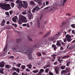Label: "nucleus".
<instances>
[{
	"mask_svg": "<svg viewBox=\"0 0 75 75\" xmlns=\"http://www.w3.org/2000/svg\"><path fill=\"white\" fill-rule=\"evenodd\" d=\"M14 56H12L9 57V58H14Z\"/></svg>",
	"mask_w": 75,
	"mask_h": 75,
	"instance_id": "53",
	"label": "nucleus"
},
{
	"mask_svg": "<svg viewBox=\"0 0 75 75\" xmlns=\"http://www.w3.org/2000/svg\"><path fill=\"white\" fill-rule=\"evenodd\" d=\"M5 14L6 15V16H10V14H9V13H8V12H5Z\"/></svg>",
	"mask_w": 75,
	"mask_h": 75,
	"instance_id": "29",
	"label": "nucleus"
},
{
	"mask_svg": "<svg viewBox=\"0 0 75 75\" xmlns=\"http://www.w3.org/2000/svg\"><path fill=\"white\" fill-rule=\"evenodd\" d=\"M71 27H72L73 28H75V24H72L71 25Z\"/></svg>",
	"mask_w": 75,
	"mask_h": 75,
	"instance_id": "34",
	"label": "nucleus"
},
{
	"mask_svg": "<svg viewBox=\"0 0 75 75\" xmlns=\"http://www.w3.org/2000/svg\"><path fill=\"white\" fill-rule=\"evenodd\" d=\"M26 71L27 72H30V70L29 69H26Z\"/></svg>",
	"mask_w": 75,
	"mask_h": 75,
	"instance_id": "51",
	"label": "nucleus"
},
{
	"mask_svg": "<svg viewBox=\"0 0 75 75\" xmlns=\"http://www.w3.org/2000/svg\"><path fill=\"white\" fill-rule=\"evenodd\" d=\"M22 13V14H23V15H25V14H27V13H26V12L25 11H23Z\"/></svg>",
	"mask_w": 75,
	"mask_h": 75,
	"instance_id": "49",
	"label": "nucleus"
},
{
	"mask_svg": "<svg viewBox=\"0 0 75 75\" xmlns=\"http://www.w3.org/2000/svg\"><path fill=\"white\" fill-rule=\"evenodd\" d=\"M52 48H53L54 50H57V49L56 45H52Z\"/></svg>",
	"mask_w": 75,
	"mask_h": 75,
	"instance_id": "15",
	"label": "nucleus"
},
{
	"mask_svg": "<svg viewBox=\"0 0 75 75\" xmlns=\"http://www.w3.org/2000/svg\"><path fill=\"white\" fill-rule=\"evenodd\" d=\"M21 39H16V41L18 43V42H20V41H21Z\"/></svg>",
	"mask_w": 75,
	"mask_h": 75,
	"instance_id": "24",
	"label": "nucleus"
},
{
	"mask_svg": "<svg viewBox=\"0 0 75 75\" xmlns=\"http://www.w3.org/2000/svg\"><path fill=\"white\" fill-rule=\"evenodd\" d=\"M3 71H4V69L2 68L0 69V73H1V74H4Z\"/></svg>",
	"mask_w": 75,
	"mask_h": 75,
	"instance_id": "19",
	"label": "nucleus"
},
{
	"mask_svg": "<svg viewBox=\"0 0 75 75\" xmlns=\"http://www.w3.org/2000/svg\"><path fill=\"white\" fill-rule=\"evenodd\" d=\"M23 27H26V26H27V24H23Z\"/></svg>",
	"mask_w": 75,
	"mask_h": 75,
	"instance_id": "60",
	"label": "nucleus"
},
{
	"mask_svg": "<svg viewBox=\"0 0 75 75\" xmlns=\"http://www.w3.org/2000/svg\"><path fill=\"white\" fill-rule=\"evenodd\" d=\"M60 59H61V57H59L58 58V61L59 62H60Z\"/></svg>",
	"mask_w": 75,
	"mask_h": 75,
	"instance_id": "61",
	"label": "nucleus"
},
{
	"mask_svg": "<svg viewBox=\"0 0 75 75\" xmlns=\"http://www.w3.org/2000/svg\"><path fill=\"white\" fill-rule=\"evenodd\" d=\"M18 18H17V16H16L15 17H13L12 18V21H14V22H16L17 21L16 20H17Z\"/></svg>",
	"mask_w": 75,
	"mask_h": 75,
	"instance_id": "7",
	"label": "nucleus"
},
{
	"mask_svg": "<svg viewBox=\"0 0 75 75\" xmlns=\"http://www.w3.org/2000/svg\"><path fill=\"white\" fill-rule=\"evenodd\" d=\"M11 66L9 65L8 64H6L5 66V68L9 69V68H11Z\"/></svg>",
	"mask_w": 75,
	"mask_h": 75,
	"instance_id": "14",
	"label": "nucleus"
},
{
	"mask_svg": "<svg viewBox=\"0 0 75 75\" xmlns=\"http://www.w3.org/2000/svg\"><path fill=\"white\" fill-rule=\"evenodd\" d=\"M37 23H40V20L39 18H38L37 19Z\"/></svg>",
	"mask_w": 75,
	"mask_h": 75,
	"instance_id": "55",
	"label": "nucleus"
},
{
	"mask_svg": "<svg viewBox=\"0 0 75 75\" xmlns=\"http://www.w3.org/2000/svg\"><path fill=\"white\" fill-rule=\"evenodd\" d=\"M51 33V32H48L46 35H44V37H47V36H48V35H49V34Z\"/></svg>",
	"mask_w": 75,
	"mask_h": 75,
	"instance_id": "20",
	"label": "nucleus"
},
{
	"mask_svg": "<svg viewBox=\"0 0 75 75\" xmlns=\"http://www.w3.org/2000/svg\"><path fill=\"white\" fill-rule=\"evenodd\" d=\"M19 23L20 24H22V23H21L22 21H23L24 23H27V20H27L26 17L22 15L19 16Z\"/></svg>",
	"mask_w": 75,
	"mask_h": 75,
	"instance_id": "3",
	"label": "nucleus"
},
{
	"mask_svg": "<svg viewBox=\"0 0 75 75\" xmlns=\"http://www.w3.org/2000/svg\"><path fill=\"white\" fill-rule=\"evenodd\" d=\"M4 23L1 22L0 24V25L1 26H4Z\"/></svg>",
	"mask_w": 75,
	"mask_h": 75,
	"instance_id": "45",
	"label": "nucleus"
},
{
	"mask_svg": "<svg viewBox=\"0 0 75 75\" xmlns=\"http://www.w3.org/2000/svg\"><path fill=\"white\" fill-rule=\"evenodd\" d=\"M71 36L69 35H67L66 36V38L67 39V41L68 42L71 41L72 40L71 39Z\"/></svg>",
	"mask_w": 75,
	"mask_h": 75,
	"instance_id": "6",
	"label": "nucleus"
},
{
	"mask_svg": "<svg viewBox=\"0 0 75 75\" xmlns=\"http://www.w3.org/2000/svg\"><path fill=\"white\" fill-rule=\"evenodd\" d=\"M59 71V70H55V71L56 74H59V72H58Z\"/></svg>",
	"mask_w": 75,
	"mask_h": 75,
	"instance_id": "52",
	"label": "nucleus"
},
{
	"mask_svg": "<svg viewBox=\"0 0 75 75\" xmlns=\"http://www.w3.org/2000/svg\"><path fill=\"white\" fill-rule=\"evenodd\" d=\"M67 41V39L66 38L64 40V42H66Z\"/></svg>",
	"mask_w": 75,
	"mask_h": 75,
	"instance_id": "54",
	"label": "nucleus"
},
{
	"mask_svg": "<svg viewBox=\"0 0 75 75\" xmlns=\"http://www.w3.org/2000/svg\"><path fill=\"white\" fill-rule=\"evenodd\" d=\"M27 66L28 68H29V69H31L33 65L31 64H29L27 65Z\"/></svg>",
	"mask_w": 75,
	"mask_h": 75,
	"instance_id": "22",
	"label": "nucleus"
},
{
	"mask_svg": "<svg viewBox=\"0 0 75 75\" xmlns=\"http://www.w3.org/2000/svg\"><path fill=\"white\" fill-rule=\"evenodd\" d=\"M67 0H62V1H63V6H64V4H65V3H66V2H67Z\"/></svg>",
	"mask_w": 75,
	"mask_h": 75,
	"instance_id": "27",
	"label": "nucleus"
},
{
	"mask_svg": "<svg viewBox=\"0 0 75 75\" xmlns=\"http://www.w3.org/2000/svg\"><path fill=\"white\" fill-rule=\"evenodd\" d=\"M11 5L12 8H13V7H14V6H15V4H14V3H11Z\"/></svg>",
	"mask_w": 75,
	"mask_h": 75,
	"instance_id": "26",
	"label": "nucleus"
},
{
	"mask_svg": "<svg viewBox=\"0 0 75 75\" xmlns=\"http://www.w3.org/2000/svg\"><path fill=\"white\" fill-rule=\"evenodd\" d=\"M49 74L50 75H54V74L53 73L51 72V71H49Z\"/></svg>",
	"mask_w": 75,
	"mask_h": 75,
	"instance_id": "38",
	"label": "nucleus"
},
{
	"mask_svg": "<svg viewBox=\"0 0 75 75\" xmlns=\"http://www.w3.org/2000/svg\"><path fill=\"white\" fill-rule=\"evenodd\" d=\"M21 68L22 69H24L25 68V65H22L21 66Z\"/></svg>",
	"mask_w": 75,
	"mask_h": 75,
	"instance_id": "31",
	"label": "nucleus"
},
{
	"mask_svg": "<svg viewBox=\"0 0 75 75\" xmlns=\"http://www.w3.org/2000/svg\"><path fill=\"white\" fill-rule=\"evenodd\" d=\"M16 3L20 4H23V3H22V2L19 0H17L16 1Z\"/></svg>",
	"mask_w": 75,
	"mask_h": 75,
	"instance_id": "13",
	"label": "nucleus"
},
{
	"mask_svg": "<svg viewBox=\"0 0 75 75\" xmlns=\"http://www.w3.org/2000/svg\"><path fill=\"white\" fill-rule=\"evenodd\" d=\"M2 23H4L5 24L6 23V21H5V20L4 19H3L2 21Z\"/></svg>",
	"mask_w": 75,
	"mask_h": 75,
	"instance_id": "47",
	"label": "nucleus"
},
{
	"mask_svg": "<svg viewBox=\"0 0 75 75\" xmlns=\"http://www.w3.org/2000/svg\"><path fill=\"white\" fill-rule=\"evenodd\" d=\"M46 68H48V67H50V65L48 64L47 65H46Z\"/></svg>",
	"mask_w": 75,
	"mask_h": 75,
	"instance_id": "62",
	"label": "nucleus"
},
{
	"mask_svg": "<svg viewBox=\"0 0 75 75\" xmlns=\"http://www.w3.org/2000/svg\"><path fill=\"white\" fill-rule=\"evenodd\" d=\"M35 10H36L35 9V8H34L32 11V13H35Z\"/></svg>",
	"mask_w": 75,
	"mask_h": 75,
	"instance_id": "41",
	"label": "nucleus"
},
{
	"mask_svg": "<svg viewBox=\"0 0 75 75\" xmlns=\"http://www.w3.org/2000/svg\"><path fill=\"white\" fill-rule=\"evenodd\" d=\"M70 63H71V62L70 61H68V62H67V67H68V66H69V64H70Z\"/></svg>",
	"mask_w": 75,
	"mask_h": 75,
	"instance_id": "40",
	"label": "nucleus"
},
{
	"mask_svg": "<svg viewBox=\"0 0 75 75\" xmlns=\"http://www.w3.org/2000/svg\"><path fill=\"white\" fill-rule=\"evenodd\" d=\"M27 38L30 41V42H33V40L32 39V38H30L29 36H28Z\"/></svg>",
	"mask_w": 75,
	"mask_h": 75,
	"instance_id": "23",
	"label": "nucleus"
},
{
	"mask_svg": "<svg viewBox=\"0 0 75 75\" xmlns=\"http://www.w3.org/2000/svg\"><path fill=\"white\" fill-rule=\"evenodd\" d=\"M23 7L24 8H26L28 7V2H25V1H23Z\"/></svg>",
	"mask_w": 75,
	"mask_h": 75,
	"instance_id": "5",
	"label": "nucleus"
},
{
	"mask_svg": "<svg viewBox=\"0 0 75 75\" xmlns=\"http://www.w3.org/2000/svg\"><path fill=\"white\" fill-rule=\"evenodd\" d=\"M40 71L41 72H43L44 71V70L43 69H41L40 70Z\"/></svg>",
	"mask_w": 75,
	"mask_h": 75,
	"instance_id": "46",
	"label": "nucleus"
},
{
	"mask_svg": "<svg viewBox=\"0 0 75 75\" xmlns=\"http://www.w3.org/2000/svg\"><path fill=\"white\" fill-rule=\"evenodd\" d=\"M69 55H67L66 56H64L62 57V58L63 59H65L66 58H69Z\"/></svg>",
	"mask_w": 75,
	"mask_h": 75,
	"instance_id": "28",
	"label": "nucleus"
},
{
	"mask_svg": "<svg viewBox=\"0 0 75 75\" xmlns=\"http://www.w3.org/2000/svg\"><path fill=\"white\" fill-rule=\"evenodd\" d=\"M7 45H6L4 49V53L7 52Z\"/></svg>",
	"mask_w": 75,
	"mask_h": 75,
	"instance_id": "18",
	"label": "nucleus"
},
{
	"mask_svg": "<svg viewBox=\"0 0 75 75\" xmlns=\"http://www.w3.org/2000/svg\"><path fill=\"white\" fill-rule=\"evenodd\" d=\"M58 64V62H54V65H57V64Z\"/></svg>",
	"mask_w": 75,
	"mask_h": 75,
	"instance_id": "59",
	"label": "nucleus"
},
{
	"mask_svg": "<svg viewBox=\"0 0 75 75\" xmlns=\"http://www.w3.org/2000/svg\"><path fill=\"white\" fill-rule=\"evenodd\" d=\"M48 4H49V2H48V1H46V5H48Z\"/></svg>",
	"mask_w": 75,
	"mask_h": 75,
	"instance_id": "57",
	"label": "nucleus"
},
{
	"mask_svg": "<svg viewBox=\"0 0 75 75\" xmlns=\"http://www.w3.org/2000/svg\"><path fill=\"white\" fill-rule=\"evenodd\" d=\"M37 55L39 56V57H40V56L41 55V53L40 52H38L37 53Z\"/></svg>",
	"mask_w": 75,
	"mask_h": 75,
	"instance_id": "32",
	"label": "nucleus"
},
{
	"mask_svg": "<svg viewBox=\"0 0 75 75\" xmlns=\"http://www.w3.org/2000/svg\"><path fill=\"white\" fill-rule=\"evenodd\" d=\"M19 46H18V45H16V48L15 47L13 48V50H18L19 49Z\"/></svg>",
	"mask_w": 75,
	"mask_h": 75,
	"instance_id": "17",
	"label": "nucleus"
},
{
	"mask_svg": "<svg viewBox=\"0 0 75 75\" xmlns=\"http://www.w3.org/2000/svg\"><path fill=\"white\" fill-rule=\"evenodd\" d=\"M66 71H67V72H69V69L68 68H66L65 69Z\"/></svg>",
	"mask_w": 75,
	"mask_h": 75,
	"instance_id": "56",
	"label": "nucleus"
},
{
	"mask_svg": "<svg viewBox=\"0 0 75 75\" xmlns=\"http://www.w3.org/2000/svg\"><path fill=\"white\" fill-rule=\"evenodd\" d=\"M35 8L36 10H37L38 11V10H40V8H39V7L37 6H35Z\"/></svg>",
	"mask_w": 75,
	"mask_h": 75,
	"instance_id": "25",
	"label": "nucleus"
},
{
	"mask_svg": "<svg viewBox=\"0 0 75 75\" xmlns=\"http://www.w3.org/2000/svg\"><path fill=\"white\" fill-rule=\"evenodd\" d=\"M33 73H37V72H38V70H33Z\"/></svg>",
	"mask_w": 75,
	"mask_h": 75,
	"instance_id": "37",
	"label": "nucleus"
},
{
	"mask_svg": "<svg viewBox=\"0 0 75 75\" xmlns=\"http://www.w3.org/2000/svg\"><path fill=\"white\" fill-rule=\"evenodd\" d=\"M65 24H66V22H63L62 23V24H61L60 25V26L61 27H64V25Z\"/></svg>",
	"mask_w": 75,
	"mask_h": 75,
	"instance_id": "16",
	"label": "nucleus"
},
{
	"mask_svg": "<svg viewBox=\"0 0 75 75\" xmlns=\"http://www.w3.org/2000/svg\"><path fill=\"white\" fill-rule=\"evenodd\" d=\"M37 25L38 28L40 27V23H37Z\"/></svg>",
	"mask_w": 75,
	"mask_h": 75,
	"instance_id": "48",
	"label": "nucleus"
},
{
	"mask_svg": "<svg viewBox=\"0 0 75 75\" xmlns=\"http://www.w3.org/2000/svg\"><path fill=\"white\" fill-rule=\"evenodd\" d=\"M54 70L55 71H58V70H59V68H58V67H56Z\"/></svg>",
	"mask_w": 75,
	"mask_h": 75,
	"instance_id": "39",
	"label": "nucleus"
},
{
	"mask_svg": "<svg viewBox=\"0 0 75 75\" xmlns=\"http://www.w3.org/2000/svg\"><path fill=\"white\" fill-rule=\"evenodd\" d=\"M52 57H53V58H54L55 59V57L57 56V55L55 54H53V55H51Z\"/></svg>",
	"mask_w": 75,
	"mask_h": 75,
	"instance_id": "35",
	"label": "nucleus"
},
{
	"mask_svg": "<svg viewBox=\"0 0 75 75\" xmlns=\"http://www.w3.org/2000/svg\"><path fill=\"white\" fill-rule=\"evenodd\" d=\"M47 23V21H45L44 22V24H46Z\"/></svg>",
	"mask_w": 75,
	"mask_h": 75,
	"instance_id": "63",
	"label": "nucleus"
},
{
	"mask_svg": "<svg viewBox=\"0 0 75 75\" xmlns=\"http://www.w3.org/2000/svg\"><path fill=\"white\" fill-rule=\"evenodd\" d=\"M27 14L28 17H29V20H30V19H32L33 15H32V14L31 13V9H30V11L27 13Z\"/></svg>",
	"mask_w": 75,
	"mask_h": 75,
	"instance_id": "4",
	"label": "nucleus"
},
{
	"mask_svg": "<svg viewBox=\"0 0 75 75\" xmlns=\"http://www.w3.org/2000/svg\"><path fill=\"white\" fill-rule=\"evenodd\" d=\"M30 5H32L33 6H35V2L33 1H31L30 2Z\"/></svg>",
	"mask_w": 75,
	"mask_h": 75,
	"instance_id": "12",
	"label": "nucleus"
},
{
	"mask_svg": "<svg viewBox=\"0 0 75 75\" xmlns=\"http://www.w3.org/2000/svg\"><path fill=\"white\" fill-rule=\"evenodd\" d=\"M38 3L39 5H40V6H41V4H42V3H41V2L40 1H39L38 2Z\"/></svg>",
	"mask_w": 75,
	"mask_h": 75,
	"instance_id": "42",
	"label": "nucleus"
},
{
	"mask_svg": "<svg viewBox=\"0 0 75 75\" xmlns=\"http://www.w3.org/2000/svg\"><path fill=\"white\" fill-rule=\"evenodd\" d=\"M16 72H18V73H20V69H19L17 68L16 69Z\"/></svg>",
	"mask_w": 75,
	"mask_h": 75,
	"instance_id": "44",
	"label": "nucleus"
},
{
	"mask_svg": "<svg viewBox=\"0 0 75 75\" xmlns=\"http://www.w3.org/2000/svg\"><path fill=\"white\" fill-rule=\"evenodd\" d=\"M65 67H66L65 66H61L60 67V68L61 69H64L65 68Z\"/></svg>",
	"mask_w": 75,
	"mask_h": 75,
	"instance_id": "30",
	"label": "nucleus"
},
{
	"mask_svg": "<svg viewBox=\"0 0 75 75\" xmlns=\"http://www.w3.org/2000/svg\"><path fill=\"white\" fill-rule=\"evenodd\" d=\"M13 75H18V74H17L16 72H14L13 73Z\"/></svg>",
	"mask_w": 75,
	"mask_h": 75,
	"instance_id": "43",
	"label": "nucleus"
},
{
	"mask_svg": "<svg viewBox=\"0 0 75 75\" xmlns=\"http://www.w3.org/2000/svg\"><path fill=\"white\" fill-rule=\"evenodd\" d=\"M27 24V27H28V28H29V27H30V25H29V24H28V23H27V24Z\"/></svg>",
	"mask_w": 75,
	"mask_h": 75,
	"instance_id": "64",
	"label": "nucleus"
},
{
	"mask_svg": "<svg viewBox=\"0 0 75 75\" xmlns=\"http://www.w3.org/2000/svg\"><path fill=\"white\" fill-rule=\"evenodd\" d=\"M59 33L58 32L57 33L55 34L53 36V37L55 38V39L56 40L57 38L58 37V36L59 35Z\"/></svg>",
	"mask_w": 75,
	"mask_h": 75,
	"instance_id": "9",
	"label": "nucleus"
},
{
	"mask_svg": "<svg viewBox=\"0 0 75 75\" xmlns=\"http://www.w3.org/2000/svg\"><path fill=\"white\" fill-rule=\"evenodd\" d=\"M0 7L3 10H5L6 11L9 10L11 8L10 4H6L5 3L3 4L0 3Z\"/></svg>",
	"mask_w": 75,
	"mask_h": 75,
	"instance_id": "2",
	"label": "nucleus"
},
{
	"mask_svg": "<svg viewBox=\"0 0 75 75\" xmlns=\"http://www.w3.org/2000/svg\"><path fill=\"white\" fill-rule=\"evenodd\" d=\"M21 65V64L20 63H18V67H20V65Z\"/></svg>",
	"mask_w": 75,
	"mask_h": 75,
	"instance_id": "58",
	"label": "nucleus"
},
{
	"mask_svg": "<svg viewBox=\"0 0 75 75\" xmlns=\"http://www.w3.org/2000/svg\"><path fill=\"white\" fill-rule=\"evenodd\" d=\"M50 71V69L49 68H47L46 69V70H45V72H46V73H48V71Z\"/></svg>",
	"mask_w": 75,
	"mask_h": 75,
	"instance_id": "33",
	"label": "nucleus"
},
{
	"mask_svg": "<svg viewBox=\"0 0 75 75\" xmlns=\"http://www.w3.org/2000/svg\"><path fill=\"white\" fill-rule=\"evenodd\" d=\"M9 12L10 15H11L13 14V11H10Z\"/></svg>",
	"mask_w": 75,
	"mask_h": 75,
	"instance_id": "50",
	"label": "nucleus"
},
{
	"mask_svg": "<svg viewBox=\"0 0 75 75\" xmlns=\"http://www.w3.org/2000/svg\"><path fill=\"white\" fill-rule=\"evenodd\" d=\"M50 40H51V41H53V43H54L55 42H56V41L57 40V39H55V38H50Z\"/></svg>",
	"mask_w": 75,
	"mask_h": 75,
	"instance_id": "8",
	"label": "nucleus"
},
{
	"mask_svg": "<svg viewBox=\"0 0 75 75\" xmlns=\"http://www.w3.org/2000/svg\"><path fill=\"white\" fill-rule=\"evenodd\" d=\"M22 7H23V4H20L18 6V8H22Z\"/></svg>",
	"mask_w": 75,
	"mask_h": 75,
	"instance_id": "21",
	"label": "nucleus"
},
{
	"mask_svg": "<svg viewBox=\"0 0 75 75\" xmlns=\"http://www.w3.org/2000/svg\"><path fill=\"white\" fill-rule=\"evenodd\" d=\"M12 25H13L14 26V27H15V28H16V27H17V25L16 24H14V23H13V24H12Z\"/></svg>",
	"mask_w": 75,
	"mask_h": 75,
	"instance_id": "36",
	"label": "nucleus"
},
{
	"mask_svg": "<svg viewBox=\"0 0 75 75\" xmlns=\"http://www.w3.org/2000/svg\"><path fill=\"white\" fill-rule=\"evenodd\" d=\"M56 45H57V46H59V47H61V43L59 42V40H58L57 41Z\"/></svg>",
	"mask_w": 75,
	"mask_h": 75,
	"instance_id": "11",
	"label": "nucleus"
},
{
	"mask_svg": "<svg viewBox=\"0 0 75 75\" xmlns=\"http://www.w3.org/2000/svg\"><path fill=\"white\" fill-rule=\"evenodd\" d=\"M27 47L23 46V47L21 48V50H22L23 48L24 49H25V50H24L23 51H25L26 52H23L24 53H25V54H26V55H28V57L29 59H30V60L33 59L34 58L32 57V56H31V54L33 52V48L31 47H30L31 49H30V48H28V47Z\"/></svg>",
	"mask_w": 75,
	"mask_h": 75,
	"instance_id": "1",
	"label": "nucleus"
},
{
	"mask_svg": "<svg viewBox=\"0 0 75 75\" xmlns=\"http://www.w3.org/2000/svg\"><path fill=\"white\" fill-rule=\"evenodd\" d=\"M4 67V62H0V67Z\"/></svg>",
	"mask_w": 75,
	"mask_h": 75,
	"instance_id": "10",
	"label": "nucleus"
}]
</instances>
